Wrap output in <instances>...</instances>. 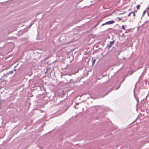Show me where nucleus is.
Segmentation results:
<instances>
[{
    "label": "nucleus",
    "mask_w": 149,
    "mask_h": 149,
    "mask_svg": "<svg viewBox=\"0 0 149 149\" xmlns=\"http://www.w3.org/2000/svg\"><path fill=\"white\" fill-rule=\"evenodd\" d=\"M119 55V53L118 54V55Z\"/></svg>",
    "instance_id": "obj_18"
},
{
    "label": "nucleus",
    "mask_w": 149,
    "mask_h": 149,
    "mask_svg": "<svg viewBox=\"0 0 149 149\" xmlns=\"http://www.w3.org/2000/svg\"><path fill=\"white\" fill-rule=\"evenodd\" d=\"M117 18H118V19L119 20H121L122 19L121 18H120L119 17H118Z\"/></svg>",
    "instance_id": "obj_9"
},
{
    "label": "nucleus",
    "mask_w": 149,
    "mask_h": 149,
    "mask_svg": "<svg viewBox=\"0 0 149 149\" xmlns=\"http://www.w3.org/2000/svg\"><path fill=\"white\" fill-rule=\"evenodd\" d=\"M107 94H108V93H107V94H106V95H107Z\"/></svg>",
    "instance_id": "obj_20"
},
{
    "label": "nucleus",
    "mask_w": 149,
    "mask_h": 149,
    "mask_svg": "<svg viewBox=\"0 0 149 149\" xmlns=\"http://www.w3.org/2000/svg\"><path fill=\"white\" fill-rule=\"evenodd\" d=\"M96 59L95 58H93L92 60V65H93L95 63Z\"/></svg>",
    "instance_id": "obj_2"
},
{
    "label": "nucleus",
    "mask_w": 149,
    "mask_h": 149,
    "mask_svg": "<svg viewBox=\"0 0 149 149\" xmlns=\"http://www.w3.org/2000/svg\"><path fill=\"white\" fill-rule=\"evenodd\" d=\"M122 28L124 30H125V27L124 25H122Z\"/></svg>",
    "instance_id": "obj_8"
},
{
    "label": "nucleus",
    "mask_w": 149,
    "mask_h": 149,
    "mask_svg": "<svg viewBox=\"0 0 149 149\" xmlns=\"http://www.w3.org/2000/svg\"><path fill=\"white\" fill-rule=\"evenodd\" d=\"M146 10H144L143 12V15H142V16H143L144 15H145V13H146Z\"/></svg>",
    "instance_id": "obj_6"
},
{
    "label": "nucleus",
    "mask_w": 149,
    "mask_h": 149,
    "mask_svg": "<svg viewBox=\"0 0 149 149\" xmlns=\"http://www.w3.org/2000/svg\"><path fill=\"white\" fill-rule=\"evenodd\" d=\"M16 67V66H15V67H14V68H15Z\"/></svg>",
    "instance_id": "obj_19"
},
{
    "label": "nucleus",
    "mask_w": 149,
    "mask_h": 149,
    "mask_svg": "<svg viewBox=\"0 0 149 149\" xmlns=\"http://www.w3.org/2000/svg\"><path fill=\"white\" fill-rule=\"evenodd\" d=\"M134 11H133V12H131V13H131V14H132V13H134Z\"/></svg>",
    "instance_id": "obj_11"
},
{
    "label": "nucleus",
    "mask_w": 149,
    "mask_h": 149,
    "mask_svg": "<svg viewBox=\"0 0 149 149\" xmlns=\"http://www.w3.org/2000/svg\"><path fill=\"white\" fill-rule=\"evenodd\" d=\"M133 15L134 16H135V13H133Z\"/></svg>",
    "instance_id": "obj_12"
},
{
    "label": "nucleus",
    "mask_w": 149,
    "mask_h": 149,
    "mask_svg": "<svg viewBox=\"0 0 149 149\" xmlns=\"http://www.w3.org/2000/svg\"><path fill=\"white\" fill-rule=\"evenodd\" d=\"M134 13H135V12H136V11H134Z\"/></svg>",
    "instance_id": "obj_15"
},
{
    "label": "nucleus",
    "mask_w": 149,
    "mask_h": 149,
    "mask_svg": "<svg viewBox=\"0 0 149 149\" xmlns=\"http://www.w3.org/2000/svg\"><path fill=\"white\" fill-rule=\"evenodd\" d=\"M131 14V13H130L128 15V17H130V16Z\"/></svg>",
    "instance_id": "obj_10"
},
{
    "label": "nucleus",
    "mask_w": 149,
    "mask_h": 149,
    "mask_svg": "<svg viewBox=\"0 0 149 149\" xmlns=\"http://www.w3.org/2000/svg\"><path fill=\"white\" fill-rule=\"evenodd\" d=\"M13 71L12 70V71H10L9 72L7 73L6 74L7 75H8L10 74H13Z\"/></svg>",
    "instance_id": "obj_3"
},
{
    "label": "nucleus",
    "mask_w": 149,
    "mask_h": 149,
    "mask_svg": "<svg viewBox=\"0 0 149 149\" xmlns=\"http://www.w3.org/2000/svg\"><path fill=\"white\" fill-rule=\"evenodd\" d=\"M47 70H48V69H47V71H46L45 72V73H46V72H47Z\"/></svg>",
    "instance_id": "obj_14"
},
{
    "label": "nucleus",
    "mask_w": 149,
    "mask_h": 149,
    "mask_svg": "<svg viewBox=\"0 0 149 149\" xmlns=\"http://www.w3.org/2000/svg\"><path fill=\"white\" fill-rule=\"evenodd\" d=\"M107 46H108V49H109V48H110V47H111V44H109V45H107Z\"/></svg>",
    "instance_id": "obj_7"
},
{
    "label": "nucleus",
    "mask_w": 149,
    "mask_h": 149,
    "mask_svg": "<svg viewBox=\"0 0 149 149\" xmlns=\"http://www.w3.org/2000/svg\"><path fill=\"white\" fill-rule=\"evenodd\" d=\"M134 13H135V12H136V11H134Z\"/></svg>",
    "instance_id": "obj_16"
},
{
    "label": "nucleus",
    "mask_w": 149,
    "mask_h": 149,
    "mask_svg": "<svg viewBox=\"0 0 149 149\" xmlns=\"http://www.w3.org/2000/svg\"><path fill=\"white\" fill-rule=\"evenodd\" d=\"M115 42V41L114 40H113L111 42H110V44L111 45H113V44Z\"/></svg>",
    "instance_id": "obj_4"
},
{
    "label": "nucleus",
    "mask_w": 149,
    "mask_h": 149,
    "mask_svg": "<svg viewBox=\"0 0 149 149\" xmlns=\"http://www.w3.org/2000/svg\"><path fill=\"white\" fill-rule=\"evenodd\" d=\"M114 21L113 20H110L108 22H106L105 23L103 24L102 25V26H104L106 24H112L114 23Z\"/></svg>",
    "instance_id": "obj_1"
},
{
    "label": "nucleus",
    "mask_w": 149,
    "mask_h": 149,
    "mask_svg": "<svg viewBox=\"0 0 149 149\" xmlns=\"http://www.w3.org/2000/svg\"><path fill=\"white\" fill-rule=\"evenodd\" d=\"M149 8V7H148V8H147V9H148V8Z\"/></svg>",
    "instance_id": "obj_17"
},
{
    "label": "nucleus",
    "mask_w": 149,
    "mask_h": 149,
    "mask_svg": "<svg viewBox=\"0 0 149 149\" xmlns=\"http://www.w3.org/2000/svg\"><path fill=\"white\" fill-rule=\"evenodd\" d=\"M140 6V5H137L136 6V7L137 10L139 9Z\"/></svg>",
    "instance_id": "obj_5"
},
{
    "label": "nucleus",
    "mask_w": 149,
    "mask_h": 149,
    "mask_svg": "<svg viewBox=\"0 0 149 149\" xmlns=\"http://www.w3.org/2000/svg\"><path fill=\"white\" fill-rule=\"evenodd\" d=\"M107 94H108V93H107V94H106V95H107Z\"/></svg>",
    "instance_id": "obj_21"
},
{
    "label": "nucleus",
    "mask_w": 149,
    "mask_h": 149,
    "mask_svg": "<svg viewBox=\"0 0 149 149\" xmlns=\"http://www.w3.org/2000/svg\"><path fill=\"white\" fill-rule=\"evenodd\" d=\"M16 69H14V71H16Z\"/></svg>",
    "instance_id": "obj_13"
}]
</instances>
